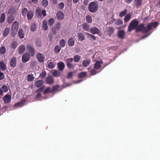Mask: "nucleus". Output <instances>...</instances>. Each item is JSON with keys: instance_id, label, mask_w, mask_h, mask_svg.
Instances as JSON below:
<instances>
[{"instance_id": "16", "label": "nucleus", "mask_w": 160, "mask_h": 160, "mask_svg": "<svg viewBox=\"0 0 160 160\" xmlns=\"http://www.w3.org/2000/svg\"><path fill=\"white\" fill-rule=\"evenodd\" d=\"M46 81L48 84H52L54 82L53 78L51 76H48L46 78Z\"/></svg>"}, {"instance_id": "31", "label": "nucleus", "mask_w": 160, "mask_h": 160, "mask_svg": "<svg viewBox=\"0 0 160 160\" xmlns=\"http://www.w3.org/2000/svg\"><path fill=\"white\" fill-rule=\"evenodd\" d=\"M131 17V14L130 13H128L125 17L124 20L125 22H128L130 20Z\"/></svg>"}, {"instance_id": "56", "label": "nucleus", "mask_w": 160, "mask_h": 160, "mask_svg": "<svg viewBox=\"0 0 160 160\" xmlns=\"http://www.w3.org/2000/svg\"><path fill=\"white\" fill-rule=\"evenodd\" d=\"M5 15L4 13H2L1 16V23L3 22L5 20Z\"/></svg>"}, {"instance_id": "62", "label": "nucleus", "mask_w": 160, "mask_h": 160, "mask_svg": "<svg viewBox=\"0 0 160 160\" xmlns=\"http://www.w3.org/2000/svg\"><path fill=\"white\" fill-rule=\"evenodd\" d=\"M17 32V31L14 30H12V32H11V35L13 37H15Z\"/></svg>"}, {"instance_id": "10", "label": "nucleus", "mask_w": 160, "mask_h": 160, "mask_svg": "<svg viewBox=\"0 0 160 160\" xmlns=\"http://www.w3.org/2000/svg\"><path fill=\"white\" fill-rule=\"evenodd\" d=\"M17 59L16 57H12L10 60V66L12 68L15 67L17 65Z\"/></svg>"}, {"instance_id": "22", "label": "nucleus", "mask_w": 160, "mask_h": 160, "mask_svg": "<svg viewBox=\"0 0 160 160\" xmlns=\"http://www.w3.org/2000/svg\"><path fill=\"white\" fill-rule=\"evenodd\" d=\"M26 49L24 45L20 46L18 48V53L21 54L23 53L25 51Z\"/></svg>"}, {"instance_id": "15", "label": "nucleus", "mask_w": 160, "mask_h": 160, "mask_svg": "<svg viewBox=\"0 0 160 160\" xmlns=\"http://www.w3.org/2000/svg\"><path fill=\"white\" fill-rule=\"evenodd\" d=\"M57 17L58 19L62 20L64 17V14L61 11H58L57 13Z\"/></svg>"}, {"instance_id": "64", "label": "nucleus", "mask_w": 160, "mask_h": 160, "mask_svg": "<svg viewBox=\"0 0 160 160\" xmlns=\"http://www.w3.org/2000/svg\"><path fill=\"white\" fill-rule=\"evenodd\" d=\"M41 94L39 93L36 95L35 98L36 99H38L41 97Z\"/></svg>"}, {"instance_id": "52", "label": "nucleus", "mask_w": 160, "mask_h": 160, "mask_svg": "<svg viewBox=\"0 0 160 160\" xmlns=\"http://www.w3.org/2000/svg\"><path fill=\"white\" fill-rule=\"evenodd\" d=\"M99 72H98L95 70V69H94L91 70L90 71V74L92 76L94 75H95L97 73H98Z\"/></svg>"}, {"instance_id": "11", "label": "nucleus", "mask_w": 160, "mask_h": 160, "mask_svg": "<svg viewBox=\"0 0 160 160\" xmlns=\"http://www.w3.org/2000/svg\"><path fill=\"white\" fill-rule=\"evenodd\" d=\"M26 102V100L24 99L22 100L21 102L15 103L14 105V107L18 108L19 107H22L25 104Z\"/></svg>"}, {"instance_id": "34", "label": "nucleus", "mask_w": 160, "mask_h": 160, "mask_svg": "<svg viewBox=\"0 0 160 160\" xmlns=\"http://www.w3.org/2000/svg\"><path fill=\"white\" fill-rule=\"evenodd\" d=\"M60 87V86L58 85H56L53 86L52 87V90H51V93H52L57 91Z\"/></svg>"}, {"instance_id": "59", "label": "nucleus", "mask_w": 160, "mask_h": 160, "mask_svg": "<svg viewBox=\"0 0 160 160\" xmlns=\"http://www.w3.org/2000/svg\"><path fill=\"white\" fill-rule=\"evenodd\" d=\"M64 4L63 2H60L59 4L58 8L60 10H62L64 7Z\"/></svg>"}, {"instance_id": "2", "label": "nucleus", "mask_w": 160, "mask_h": 160, "mask_svg": "<svg viewBox=\"0 0 160 160\" xmlns=\"http://www.w3.org/2000/svg\"><path fill=\"white\" fill-rule=\"evenodd\" d=\"M98 8V3L96 2H90L88 5V10L91 12H95Z\"/></svg>"}, {"instance_id": "41", "label": "nucleus", "mask_w": 160, "mask_h": 160, "mask_svg": "<svg viewBox=\"0 0 160 160\" xmlns=\"http://www.w3.org/2000/svg\"><path fill=\"white\" fill-rule=\"evenodd\" d=\"M6 68L7 67L6 65L3 61H1V69L2 71H4L6 70Z\"/></svg>"}, {"instance_id": "46", "label": "nucleus", "mask_w": 160, "mask_h": 160, "mask_svg": "<svg viewBox=\"0 0 160 160\" xmlns=\"http://www.w3.org/2000/svg\"><path fill=\"white\" fill-rule=\"evenodd\" d=\"M87 22L88 23H91L92 22V19L90 15H87L86 17Z\"/></svg>"}, {"instance_id": "53", "label": "nucleus", "mask_w": 160, "mask_h": 160, "mask_svg": "<svg viewBox=\"0 0 160 160\" xmlns=\"http://www.w3.org/2000/svg\"><path fill=\"white\" fill-rule=\"evenodd\" d=\"M36 29V25L35 24H32L31 26V30L32 32L34 31Z\"/></svg>"}, {"instance_id": "7", "label": "nucleus", "mask_w": 160, "mask_h": 160, "mask_svg": "<svg viewBox=\"0 0 160 160\" xmlns=\"http://www.w3.org/2000/svg\"><path fill=\"white\" fill-rule=\"evenodd\" d=\"M36 58L38 62L41 63L43 62L45 59V57L43 56L42 54L40 52L37 54Z\"/></svg>"}, {"instance_id": "54", "label": "nucleus", "mask_w": 160, "mask_h": 160, "mask_svg": "<svg viewBox=\"0 0 160 160\" xmlns=\"http://www.w3.org/2000/svg\"><path fill=\"white\" fill-rule=\"evenodd\" d=\"M55 66V65L52 62H50L48 64V68L50 69L53 68Z\"/></svg>"}, {"instance_id": "6", "label": "nucleus", "mask_w": 160, "mask_h": 160, "mask_svg": "<svg viewBox=\"0 0 160 160\" xmlns=\"http://www.w3.org/2000/svg\"><path fill=\"white\" fill-rule=\"evenodd\" d=\"M30 55L27 53H25L22 56V62L25 63L28 62L30 59Z\"/></svg>"}, {"instance_id": "40", "label": "nucleus", "mask_w": 160, "mask_h": 160, "mask_svg": "<svg viewBox=\"0 0 160 160\" xmlns=\"http://www.w3.org/2000/svg\"><path fill=\"white\" fill-rule=\"evenodd\" d=\"M81 57L78 55H76L74 56L73 57V61L75 62H78L80 59Z\"/></svg>"}, {"instance_id": "29", "label": "nucleus", "mask_w": 160, "mask_h": 160, "mask_svg": "<svg viewBox=\"0 0 160 160\" xmlns=\"http://www.w3.org/2000/svg\"><path fill=\"white\" fill-rule=\"evenodd\" d=\"M87 74L86 72H81L78 74V77L79 78H85Z\"/></svg>"}, {"instance_id": "14", "label": "nucleus", "mask_w": 160, "mask_h": 160, "mask_svg": "<svg viewBox=\"0 0 160 160\" xmlns=\"http://www.w3.org/2000/svg\"><path fill=\"white\" fill-rule=\"evenodd\" d=\"M142 0H134V4L135 6L137 8H138L142 4Z\"/></svg>"}, {"instance_id": "44", "label": "nucleus", "mask_w": 160, "mask_h": 160, "mask_svg": "<svg viewBox=\"0 0 160 160\" xmlns=\"http://www.w3.org/2000/svg\"><path fill=\"white\" fill-rule=\"evenodd\" d=\"M54 22V20L53 18H51L48 21V24L49 26H52Z\"/></svg>"}, {"instance_id": "63", "label": "nucleus", "mask_w": 160, "mask_h": 160, "mask_svg": "<svg viewBox=\"0 0 160 160\" xmlns=\"http://www.w3.org/2000/svg\"><path fill=\"white\" fill-rule=\"evenodd\" d=\"M57 29H59L60 28L61 25L59 22L57 23L55 25Z\"/></svg>"}, {"instance_id": "50", "label": "nucleus", "mask_w": 160, "mask_h": 160, "mask_svg": "<svg viewBox=\"0 0 160 160\" xmlns=\"http://www.w3.org/2000/svg\"><path fill=\"white\" fill-rule=\"evenodd\" d=\"M18 45V44L16 41H13L12 43L11 46L12 48L13 49H15L17 48Z\"/></svg>"}, {"instance_id": "58", "label": "nucleus", "mask_w": 160, "mask_h": 160, "mask_svg": "<svg viewBox=\"0 0 160 160\" xmlns=\"http://www.w3.org/2000/svg\"><path fill=\"white\" fill-rule=\"evenodd\" d=\"M6 52V49L4 47H1V54H4Z\"/></svg>"}, {"instance_id": "36", "label": "nucleus", "mask_w": 160, "mask_h": 160, "mask_svg": "<svg viewBox=\"0 0 160 160\" xmlns=\"http://www.w3.org/2000/svg\"><path fill=\"white\" fill-rule=\"evenodd\" d=\"M61 75V72L58 70H54L52 72V75L55 77H59Z\"/></svg>"}, {"instance_id": "60", "label": "nucleus", "mask_w": 160, "mask_h": 160, "mask_svg": "<svg viewBox=\"0 0 160 160\" xmlns=\"http://www.w3.org/2000/svg\"><path fill=\"white\" fill-rule=\"evenodd\" d=\"M73 75V73L72 72H69L67 75V78L68 79L71 78H72Z\"/></svg>"}, {"instance_id": "49", "label": "nucleus", "mask_w": 160, "mask_h": 160, "mask_svg": "<svg viewBox=\"0 0 160 160\" xmlns=\"http://www.w3.org/2000/svg\"><path fill=\"white\" fill-rule=\"evenodd\" d=\"M127 12V10L126 9H125L124 10L121 12L119 14V16L120 17H122L125 16Z\"/></svg>"}, {"instance_id": "28", "label": "nucleus", "mask_w": 160, "mask_h": 160, "mask_svg": "<svg viewBox=\"0 0 160 160\" xmlns=\"http://www.w3.org/2000/svg\"><path fill=\"white\" fill-rule=\"evenodd\" d=\"M8 87L4 85L2 88V89H1V95H2L3 92H8Z\"/></svg>"}, {"instance_id": "57", "label": "nucleus", "mask_w": 160, "mask_h": 160, "mask_svg": "<svg viewBox=\"0 0 160 160\" xmlns=\"http://www.w3.org/2000/svg\"><path fill=\"white\" fill-rule=\"evenodd\" d=\"M46 75V73L45 71H43L40 75V77L41 78L43 79L45 77Z\"/></svg>"}, {"instance_id": "37", "label": "nucleus", "mask_w": 160, "mask_h": 160, "mask_svg": "<svg viewBox=\"0 0 160 160\" xmlns=\"http://www.w3.org/2000/svg\"><path fill=\"white\" fill-rule=\"evenodd\" d=\"M83 28L85 31H89L90 30V27L89 25L86 23L83 24Z\"/></svg>"}, {"instance_id": "18", "label": "nucleus", "mask_w": 160, "mask_h": 160, "mask_svg": "<svg viewBox=\"0 0 160 160\" xmlns=\"http://www.w3.org/2000/svg\"><path fill=\"white\" fill-rule=\"evenodd\" d=\"M85 34L88 36V38L91 41H94L96 40V37L95 36L88 32H86Z\"/></svg>"}, {"instance_id": "48", "label": "nucleus", "mask_w": 160, "mask_h": 160, "mask_svg": "<svg viewBox=\"0 0 160 160\" xmlns=\"http://www.w3.org/2000/svg\"><path fill=\"white\" fill-rule=\"evenodd\" d=\"M35 44L38 47H41L42 46L41 42L40 40H36L35 41Z\"/></svg>"}, {"instance_id": "20", "label": "nucleus", "mask_w": 160, "mask_h": 160, "mask_svg": "<svg viewBox=\"0 0 160 160\" xmlns=\"http://www.w3.org/2000/svg\"><path fill=\"white\" fill-rule=\"evenodd\" d=\"M68 45L71 47L73 46L75 43V40L74 38H70L68 39Z\"/></svg>"}, {"instance_id": "35", "label": "nucleus", "mask_w": 160, "mask_h": 160, "mask_svg": "<svg viewBox=\"0 0 160 160\" xmlns=\"http://www.w3.org/2000/svg\"><path fill=\"white\" fill-rule=\"evenodd\" d=\"M42 27L43 29L44 30H46L48 29L47 22L45 20H44L42 22Z\"/></svg>"}, {"instance_id": "13", "label": "nucleus", "mask_w": 160, "mask_h": 160, "mask_svg": "<svg viewBox=\"0 0 160 160\" xmlns=\"http://www.w3.org/2000/svg\"><path fill=\"white\" fill-rule=\"evenodd\" d=\"M19 28V23L18 21H15L13 23L11 27L12 30L17 31Z\"/></svg>"}, {"instance_id": "19", "label": "nucleus", "mask_w": 160, "mask_h": 160, "mask_svg": "<svg viewBox=\"0 0 160 160\" xmlns=\"http://www.w3.org/2000/svg\"><path fill=\"white\" fill-rule=\"evenodd\" d=\"M58 67L60 71H62L64 68L65 64L63 62H60L58 63Z\"/></svg>"}, {"instance_id": "55", "label": "nucleus", "mask_w": 160, "mask_h": 160, "mask_svg": "<svg viewBox=\"0 0 160 160\" xmlns=\"http://www.w3.org/2000/svg\"><path fill=\"white\" fill-rule=\"evenodd\" d=\"M123 24V21L122 20L119 19L117 20L115 23V24L117 25H120Z\"/></svg>"}, {"instance_id": "12", "label": "nucleus", "mask_w": 160, "mask_h": 160, "mask_svg": "<svg viewBox=\"0 0 160 160\" xmlns=\"http://www.w3.org/2000/svg\"><path fill=\"white\" fill-rule=\"evenodd\" d=\"M90 32L92 34H99L100 32L99 30L95 27H92L90 29Z\"/></svg>"}, {"instance_id": "5", "label": "nucleus", "mask_w": 160, "mask_h": 160, "mask_svg": "<svg viewBox=\"0 0 160 160\" xmlns=\"http://www.w3.org/2000/svg\"><path fill=\"white\" fill-rule=\"evenodd\" d=\"M27 48L28 50V54L31 56H33L35 54L34 48L30 44H28L27 46Z\"/></svg>"}, {"instance_id": "39", "label": "nucleus", "mask_w": 160, "mask_h": 160, "mask_svg": "<svg viewBox=\"0 0 160 160\" xmlns=\"http://www.w3.org/2000/svg\"><path fill=\"white\" fill-rule=\"evenodd\" d=\"M28 10L26 8H22L21 11V13L23 16L25 17L27 13H28Z\"/></svg>"}, {"instance_id": "30", "label": "nucleus", "mask_w": 160, "mask_h": 160, "mask_svg": "<svg viewBox=\"0 0 160 160\" xmlns=\"http://www.w3.org/2000/svg\"><path fill=\"white\" fill-rule=\"evenodd\" d=\"M15 17L14 16H11L8 17L7 18L8 22L9 23H12L15 20Z\"/></svg>"}, {"instance_id": "1", "label": "nucleus", "mask_w": 160, "mask_h": 160, "mask_svg": "<svg viewBox=\"0 0 160 160\" xmlns=\"http://www.w3.org/2000/svg\"><path fill=\"white\" fill-rule=\"evenodd\" d=\"M158 25V22H157L150 23L147 27H145L144 25L142 23L139 25H138L136 31L137 32H141L143 33H146L151 30L152 28L157 27Z\"/></svg>"}, {"instance_id": "61", "label": "nucleus", "mask_w": 160, "mask_h": 160, "mask_svg": "<svg viewBox=\"0 0 160 160\" xmlns=\"http://www.w3.org/2000/svg\"><path fill=\"white\" fill-rule=\"evenodd\" d=\"M45 86H43L41 87L40 88L38 89L36 91V92H42V90L44 89Z\"/></svg>"}, {"instance_id": "32", "label": "nucleus", "mask_w": 160, "mask_h": 160, "mask_svg": "<svg viewBox=\"0 0 160 160\" xmlns=\"http://www.w3.org/2000/svg\"><path fill=\"white\" fill-rule=\"evenodd\" d=\"M10 32V28L8 27L6 28L3 31V35L4 37H7Z\"/></svg>"}, {"instance_id": "45", "label": "nucleus", "mask_w": 160, "mask_h": 160, "mask_svg": "<svg viewBox=\"0 0 160 160\" xmlns=\"http://www.w3.org/2000/svg\"><path fill=\"white\" fill-rule=\"evenodd\" d=\"M61 49V47L58 45H57L55 47L54 50L55 53H58L60 51Z\"/></svg>"}, {"instance_id": "25", "label": "nucleus", "mask_w": 160, "mask_h": 160, "mask_svg": "<svg viewBox=\"0 0 160 160\" xmlns=\"http://www.w3.org/2000/svg\"><path fill=\"white\" fill-rule=\"evenodd\" d=\"M44 84V82L42 80H39L35 82L36 87L39 88L41 87Z\"/></svg>"}, {"instance_id": "43", "label": "nucleus", "mask_w": 160, "mask_h": 160, "mask_svg": "<svg viewBox=\"0 0 160 160\" xmlns=\"http://www.w3.org/2000/svg\"><path fill=\"white\" fill-rule=\"evenodd\" d=\"M66 44V42L65 40L63 39H62L60 40L59 42V45L60 46L63 48L65 47Z\"/></svg>"}, {"instance_id": "3", "label": "nucleus", "mask_w": 160, "mask_h": 160, "mask_svg": "<svg viewBox=\"0 0 160 160\" xmlns=\"http://www.w3.org/2000/svg\"><path fill=\"white\" fill-rule=\"evenodd\" d=\"M139 23V21L136 19L133 20L128 25V31L129 32H131L133 30L136 29L138 26Z\"/></svg>"}, {"instance_id": "23", "label": "nucleus", "mask_w": 160, "mask_h": 160, "mask_svg": "<svg viewBox=\"0 0 160 160\" xmlns=\"http://www.w3.org/2000/svg\"><path fill=\"white\" fill-rule=\"evenodd\" d=\"M34 15L33 12L32 11H29L27 14L28 19L30 20L32 19Z\"/></svg>"}, {"instance_id": "24", "label": "nucleus", "mask_w": 160, "mask_h": 160, "mask_svg": "<svg viewBox=\"0 0 160 160\" xmlns=\"http://www.w3.org/2000/svg\"><path fill=\"white\" fill-rule=\"evenodd\" d=\"M15 9L13 7H11L8 9V13L11 16H12L15 13Z\"/></svg>"}, {"instance_id": "8", "label": "nucleus", "mask_w": 160, "mask_h": 160, "mask_svg": "<svg viewBox=\"0 0 160 160\" xmlns=\"http://www.w3.org/2000/svg\"><path fill=\"white\" fill-rule=\"evenodd\" d=\"M11 96L8 94H7L3 98L4 102L8 103L10 102L11 100Z\"/></svg>"}, {"instance_id": "9", "label": "nucleus", "mask_w": 160, "mask_h": 160, "mask_svg": "<svg viewBox=\"0 0 160 160\" xmlns=\"http://www.w3.org/2000/svg\"><path fill=\"white\" fill-rule=\"evenodd\" d=\"M103 63V62L102 60L97 61L94 64V68L97 70L99 69L101 67V65Z\"/></svg>"}, {"instance_id": "17", "label": "nucleus", "mask_w": 160, "mask_h": 160, "mask_svg": "<svg viewBox=\"0 0 160 160\" xmlns=\"http://www.w3.org/2000/svg\"><path fill=\"white\" fill-rule=\"evenodd\" d=\"M91 62V60L89 59H88L84 60L82 63V65L83 67L85 68L88 66Z\"/></svg>"}, {"instance_id": "27", "label": "nucleus", "mask_w": 160, "mask_h": 160, "mask_svg": "<svg viewBox=\"0 0 160 160\" xmlns=\"http://www.w3.org/2000/svg\"><path fill=\"white\" fill-rule=\"evenodd\" d=\"M36 13L38 17L41 18L42 17V11L40 8H37Z\"/></svg>"}, {"instance_id": "47", "label": "nucleus", "mask_w": 160, "mask_h": 160, "mask_svg": "<svg viewBox=\"0 0 160 160\" xmlns=\"http://www.w3.org/2000/svg\"><path fill=\"white\" fill-rule=\"evenodd\" d=\"M51 90L50 88V87H48L44 90L43 92V94H46L48 93H51Z\"/></svg>"}, {"instance_id": "51", "label": "nucleus", "mask_w": 160, "mask_h": 160, "mask_svg": "<svg viewBox=\"0 0 160 160\" xmlns=\"http://www.w3.org/2000/svg\"><path fill=\"white\" fill-rule=\"evenodd\" d=\"M42 6L46 7L48 5V2L47 0H42Z\"/></svg>"}, {"instance_id": "21", "label": "nucleus", "mask_w": 160, "mask_h": 160, "mask_svg": "<svg viewBox=\"0 0 160 160\" xmlns=\"http://www.w3.org/2000/svg\"><path fill=\"white\" fill-rule=\"evenodd\" d=\"M118 37L119 38H124L125 36V32L123 30H121L118 32Z\"/></svg>"}, {"instance_id": "33", "label": "nucleus", "mask_w": 160, "mask_h": 160, "mask_svg": "<svg viewBox=\"0 0 160 160\" xmlns=\"http://www.w3.org/2000/svg\"><path fill=\"white\" fill-rule=\"evenodd\" d=\"M78 36L79 40L83 41L85 39V36L84 34L82 32H79L78 34Z\"/></svg>"}, {"instance_id": "26", "label": "nucleus", "mask_w": 160, "mask_h": 160, "mask_svg": "<svg viewBox=\"0 0 160 160\" xmlns=\"http://www.w3.org/2000/svg\"><path fill=\"white\" fill-rule=\"evenodd\" d=\"M18 34L19 37L21 38L22 39L24 38V34L23 32V30L22 29H19V31H18Z\"/></svg>"}, {"instance_id": "4", "label": "nucleus", "mask_w": 160, "mask_h": 160, "mask_svg": "<svg viewBox=\"0 0 160 160\" xmlns=\"http://www.w3.org/2000/svg\"><path fill=\"white\" fill-rule=\"evenodd\" d=\"M65 62L67 67L70 69H74L76 65V64H73L72 63L73 61V59L72 58H68L65 59Z\"/></svg>"}, {"instance_id": "42", "label": "nucleus", "mask_w": 160, "mask_h": 160, "mask_svg": "<svg viewBox=\"0 0 160 160\" xmlns=\"http://www.w3.org/2000/svg\"><path fill=\"white\" fill-rule=\"evenodd\" d=\"M34 79V77L32 74H29L28 75L27 80L29 81H32Z\"/></svg>"}, {"instance_id": "38", "label": "nucleus", "mask_w": 160, "mask_h": 160, "mask_svg": "<svg viewBox=\"0 0 160 160\" xmlns=\"http://www.w3.org/2000/svg\"><path fill=\"white\" fill-rule=\"evenodd\" d=\"M114 31V29L113 28H109L107 30V32L108 33V34L109 35V36H111L113 34Z\"/></svg>"}]
</instances>
